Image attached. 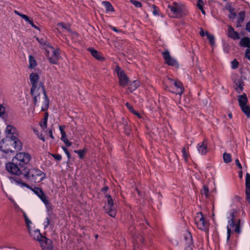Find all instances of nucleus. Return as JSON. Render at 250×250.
Instances as JSON below:
<instances>
[{
	"mask_svg": "<svg viewBox=\"0 0 250 250\" xmlns=\"http://www.w3.org/2000/svg\"><path fill=\"white\" fill-rule=\"evenodd\" d=\"M240 211L241 210L240 208H233L229 210L227 213V243H229L231 234H232L233 232L239 234L241 232V220L238 218Z\"/></svg>",
	"mask_w": 250,
	"mask_h": 250,
	"instance_id": "f257e3e1",
	"label": "nucleus"
},
{
	"mask_svg": "<svg viewBox=\"0 0 250 250\" xmlns=\"http://www.w3.org/2000/svg\"><path fill=\"white\" fill-rule=\"evenodd\" d=\"M167 13L173 18H180L188 13L187 6L181 2L171 1L167 5Z\"/></svg>",
	"mask_w": 250,
	"mask_h": 250,
	"instance_id": "f03ea898",
	"label": "nucleus"
},
{
	"mask_svg": "<svg viewBox=\"0 0 250 250\" xmlns=\"http://www.w3.org/2000/svg\"><path fill=\"white\" fill-rule=\"evenodd\" d=\"M6 138L5 139L10 140V144H12L13 147L17 150H21L22 147V144L18 138V133L16 129L12 125H8L5 130Z\"/></svg>",
	"mask_w": 250,
	"mask_h": 250,
	"instance_id": "7ed1b4c3",
	"label": "nucleus"
},
{
	"mask_svg": "<svg viewBox=\"0 0 250 250\" xmlns=\"http://www.w3.org/2000/svg\"><path fill=\"white\" fill-rule=\"evenodd\" d=\"M31 159V155L26 152H19L13 159V162L19 164L22 168L25 169V166L29 163Z\"/></svg>",
	"mask_w": 250,
	"mask_h": 250,
	"instance_id": "20e7f679",
	"label": "nucleus"
},
{
	"mask_svg": "<svg viewBox=\"0 0 250 250\" xmlns=\"http://www.w3.org/2000/svg\"><path fill=\"white\" fill-rule=\"evenodd\" d=\"M24 175L27 178L37 183L42 181L45 178V174L37 168H32L28 172L26 171Z\"/></svg>",
	"mask_w": 250,
	"mask_h": 250,
	"instance_id": "39448f33",
	"label": "nucleus"
},
{
	"mask_svg": "<svg viewBox=\"0 0 250 250\" xmlns=\"http://www.w3.org/2000/svg\"><path fill=\"white\" fill-rule=\"evenodd\" d=\"M44 45L46 46L45 47L46 56L49 62L53 64H57L60 57L59 50L45 43Z\"/></svg>",
	"mask_w": 250,
	"mask_h": 250,
	"instance_id": "423d86ee",
	"label": "nucleus"
},
{
	"mask_svg": "<svg viewBox=\"0 0 250 250\" xmlns=\"http://www.w3.org/2000/svg\"><path fill=\"white\" fill-rule=\"evenodd\" d=\"M44 93H46V92L43 83L32 86L31 88V94L33 97L35 104L40 101L41 94L44 95Z\"/></svg>",
	"mask_w": 250,
	"mask_h": 250,
	"instance_id": "0eeeda50",
	"label": "nucleus"
},
{
	"mask_svg": "<svg viewBox=\"0 0 250 250\" xmlns=\"http://www.w3.org/2000/svg\"><path fill=\"white\" fill-rule=\"evenodd\" d=\"M195 223L197 228L206 232L208 231V223L205 219L202 212H198L195 217Z\"/></svg>",
	"mask_w": 250,
	"mask_h": 250,
	"instance_id": "6e6552de",
	"label": "nucleus"
},
{
	"mask_svg": "<svg viewBox=\"0 0 250 250\" xmlns=\"http://www.w3.org/2000/svg\"><path fill=\"white\" fill-rule=\"evenodd\" d=\"M6 169L9 173L17 175H24L26 172V170H24V168L19 166V164H16L13 160L12 163L6 164Z\"/></svg>",
	"mask_w": 250,
	"mask_h": 250,
	"instance_id": "1a4fd4ad",
	"label": "nucleus"
},
{
	"mask_svg": "<svg viewBox=\"0 0 250 250\" xmlns=\"http://www.w3.org/2000/svg\"><path fill=\"white\" fill-rule=\"evenodd\" d=\"M106 197L107 203L104 206L105 210L111 217H115L117 210L116 207L114 206L113 201L110 195H106Z\"/></svg>",
	"mask_w": 250,
	"mask_h": 250,
	"instance_id": "9d476101",
	"label": "nucleus"
},
{
	"mask_svg": "<svg viewBox=\"0 0 250 250\" xmlns=\"http://www.w3.org/2000/svg\"><path fill=\"white\" fill-rule=\"evenodd\" d=\"M168 83L170 85H173L171 88L174 89L172 92L176 94L181 95L184 91L182 84L181 82L178 80H174L171 78H168Z\"/></svg>",
	"mask_w": 250,
	"mask_h": 250,
	"instance_id": "9b49d317",
	"label": "nucleus"
},
{
	"mask_svg": "<svg viewBox=\"0 0 250 250\" xmlns=\"http://www.w3.org/2000/svg\"><path fill=\"white\" fill-rule=\"evenodd\" d=\"M115 71L117 73L119 79V83L121 86H125L128 82V78L125 74V72L118 66H116Z\"/></svg>",
	"mask_w": 250,
	"mask_h": 250,
	"instance_id": "f8f14e48",
	"label": "nucleus"
},
{
	"mask_svg": "<svg viewBox=\"0 0 250 250\" xmlns=\"http://www.w3.org/2000/svg\"><path fill=\"white\" fill-rule=\"evenodd\" d=\"M10 140L4 139L0 142V149L2 151L5 153L14 152L10 147V146H13L12 144H10Z\"/></svg>",
	"mask_w": 250,
	"mask_h": 250,
	"instance_id": "ddd939ff",
	"label": "nucleus"
},
{
	"mask_svg": "<svg viewBox=\"0 0 250 250\" xmlns=\"http://www.w3.org/2000/svg\"><path fill=\"white\" fill-rule=\"evenodd\" d=\"M40 244L43 250H52L53 248V245L52 241L46 238L43 237L40 240Z\"/></svg>",
	"mask_w": 250,
	"mask_h": 250,
	"instance_id": "4468645a",
	"label": "nucleus"
},
{
	"mask_svg": "<svg viewBox=\"0 0 250 250\" xmlns=\"http://www.w3.org/2000/svg\"><path fill=\"white\" fill-rule=\"evenodd\" d=\"M163 55L166 62L167 64L172 66H176L177 65L176 61L173 58H171L168 51L163 52Z\"/></svg>",
	"mask_w": 250,
	"mask_h": 250,
	"instance_id": "2eb2a0df",
	"label": "nucleus"
},
{
	"mask_svg": "<svg viewBox=\"0 0 250 250\" xmlns=\"http://www.w3.org/2000/svg\"><path fill=\"white\" fill-rule=\"evenodd\" d=\"M30 83L32 86L43 84L40 80L39 76L36 73H32L29 76Z\"/></svg>",
	"mask_w": 250,
	"mask_h": 250,
	"instance_id": "dca6fc26",
	"label": "nucleus"
},
{
	"mask_svg": "<svg viewBox=\"0 0 250 250\" xmlns=\"http://www.w3.org/2000/svg\"><path fill=\"white\" fill-rule=\"evenodd\" d=\"M227 35L229 37L234 40L239 39L240 38L239 34L235 31L233 27L230 25H228Z\"/></svg>",
	"mask_w": 250,
	"mask_h": 250,
	"instance_id": "f3484780",
	"label": "nucleus"
},
{
	"mask_svg": "<svg viewBox=\"0 0 250 250\" xmlns=\"http://www.w3.org/2000/svg\"><path fill=\"white\" fill-rule=\"evenodd\" d=\"M198 152L201 155H205L208 152L207 144L205 141L199 143L197 145Z\"/></svg>",
	"mask_w": 250,
	"mask_h": 250,
	"instance_id": "a211bd4d",
	"label": "nucleus"
},
{
	"mask_svg": "<svg viewBox=\"0 0 250 250\" xmlns=\"http://www.w3.org/2000/svg\"><path fill=\"white\" fill-rule=\"evenodd\" d=\"M28 232L31 237H32L34 239L39 241V242H40V240L42 238H43V236L41 235L39 229L32 230L31 228H29Z\"/></svg>",
	"mask_w": 250,
	"mask_h": 250,
	"instance_id": "6ab92c4d",
	"label": "nucleus"
},
{
	"mask_svg": "<svg viewBox=\"0 0 250 250\" xmlns=\"http://www.w3.org/2000/svg\"><path fill=\"white\" fill-rule=\"evenodd\" d=\"M239 105L240 107L247 104L248 99L246 94H243L238 96Z\"/></svg>",
	"mask_w": 250,
	"mask_h": 250,
	"instance_id": "aec40b11",
	"label": "nucleus"
},
{
	"mask_svg": "<svg viewBox=\"0 0 250 250\" xmlns=\"http://www.w3.org/2000/svg\"><path fill=\"white\" fill-rule=\"evenodd\" d=\"M102 3L105 8L106 12L107 13L114 12L115 11L114 7L110 2L108 1H103Z\"/></svg>",
	"mask_w": 250,
	"mask_h": 250,
	"instance_id": "412c9836",
	"label": "nucleus"
},
{
	"mask_svg": "<svg viewBox=\"0 0 250 250\" xmlns=\"http://www.w3.org/2000/svg\"><path fill=\"white\" fill-rule=\"evenodd\" d=\"M245 17V12L241 11L239 14L237 19V27L241 26V24L244 20Z\"/></svg>",
	"mask_w": 250,
	"mask_h": 250,
	"instance_id": "4be33fe9",
	"label": "nucleus"
},
{
	"mask_svg": "<svg viewBox=\"0 0 250 250\" xmlns=\"http://www.w3.org/2000/svg\"><path fill=\"white\" fill-rule=\"evenodd\" d=\"M10 182L12 184H15L16 185H19L21 187H26L29 188V186L27 184L21 182V181L17 178L10 177Z\"/></svg>",
	"mask_w": 250,
	"mask_h": 250,
	"instance_id": "5701e85b",
	"label": "nucleus"
},
{
	"mask_svg": "<svg viewBox=\"0 0 250 250\" xmlns=\"http://www.w3.org/2000/svg\"><path fill=\"white\" fill-rule=\"evenodd\" d=\"M57 28L59 29L62 30V32L67 31L68 32H70V29L69 25L65 24L63 22L59 23L57 24Z\"/></svg>",
	"mask_w": 250,
	"mask_h": 250,
	"instance_id": "b1692460",
	"label": "nucleus"
},
{
	"mask_svg": "<svg viewBox=\"0 0 250 250\" xmlns=\"http://www.w3.org/2000/svg\"><path fill=\"white\" fill-rule=\"evenodd\" d=\"M240 44L242 46L250 47V39L249 38L245 37L242 39L240 42Z\"/></svg>",
	"mask_w": 250,
	"mask_h": 250,
	"instance_id": "393cba45",
	"label": "nucleus"
},
{
	"mask_svg": "<svg viewBox=\"0 0 250 250\" xmlns=\"http://www.w3.org/2000/svg\"><path fill=\"white\" fill-rule=\"evenodd\" d=\"M88 50L90 52L91 55L96 59L98 60L102 59V57H101L100 53L97 50L92 48H89Z\"/></svg>",
	"mask_w": 250,
	"mask_h": 250,
	"instance_id": "a878e982",
	"label": "nucleus"
},
{
	"mask_svg": "<svg viewBox=\"0 0 250 250\" xmlns=\"http://www.w3.org/2000/svg\"><path fill=\"white\" fill-rule=\"evenodd\" d=\"M182 152L183 154V157H184L186 162L188 161V158L189 157L188 153V147L185 146L182 148Z\"/></svg>",
	"mask_w": 250,
	"mask_h": 250,
	"instance_id": "bb28decb",
	"label": "nucleus"
},
{
	"mask_svg": "<svg viewBox=\"0 0 250 250\" xmlns=\"http://www.w3.org/2000/svg\"><path fill=\"white\" fill-rule=\"evenodd\" d=\"M140 84V83L138 81H134L129 84V89L131 91L135 90Z\"/></svg>",
	"mask_w": 250,
	"mask_h": 250,
	"instance_id": "cd10ccee",
	"label": "nucleus"
},
{
	"mask_svg": "<svg viewBox=\"0 0 250 250\" xmlns=\"http://www.w3.org/2000/svg\"><path fill=\"white\" fill-rule=\"evenodd\" d=\"M241 107L242 111L248 117L250 116V107L247 104L242 106Z\"/></svg>",
	"mask_w": 250,
	"mask_h": 250,
	"instance_id": "c85d7f7f",
	"label": "nucleus"
},
{
	"mask_svg": "<svg viewBox=\"0 0 250 250\" xmlns=\"http://www.w3.org/2000/svg\"><path fill=\"white\" fill-rule=\"evenodd\" d=\"M37 65L36 61L35 58L32 56L29 58V67L30 68H34Z\"/></svg>",
	"mask_w": 250,
	"mask_h": 250,
	"instance_id": "c756f323",
	"label": "nucleus"
},
{
	"mask_svg": "<svg viewBox=\"0 0 250 250\" xmlns=\"http://www.w3.org/2000/svg\"><path fill=\"white\" fill-rule=\"evenodd\" d=\"M126 107H127V108L128 109V110L131 112L133 114L137 116L139 118H141V115L138 113L137 111H136L134 108H133V107L128 103H126Z\"/></svg>",
	"mask_w": 250,
	"mask_h": 250,
	"instance_id": "7c9ffc66",
	"label": "nucleus"
},
{
	"mask_svg": "<svg viewBox=\"0 0 250 250\" xmlns=\"http://www.w3.org/2000/svg\"><path fill=\"white\" fill-rule=\"evenodd\" d=\"M201 193L203 196H205L206 198L209 196V190L207 186L204 185L203 188L201 190Z\"/></svg>",
	"mask_w": 250,
	"mask_h": 250,
	"instance_id": "2f4dec72",
	"label": "nucleus"
},
{
	"mask_svg": "<svg viewBox=\"0 0 250 250\" xmlns=\"http://www.w3.org/2000/svg\"><path fill=\"white\" fill-rule=\"evenodd\" d=\"M23 216L24 218V220H25L26 226L27 227L28 230H29V228H31V225L32 224V222L28 218V217L25 212H23Z\"/></svg>",
	"mask_w": 250,
	"mask_h": 250,
	"instance_id": "473e14b6",
	"label": "nucleus"
},
{
	"mask_svg": "<svg viewBox=\"0 0 250 250\" xmlns=\"http://www.w3.org/2000/svg\"><path fill=\"white\" fill-rule=\"evenodd\" d=\"M43 106L44 107H42V109L43 110H44L46 108L48 107V104H49V100L46 96V94L44 93V95H43Z\"/></svg>",
	"mask_w": 250,
	"mask_h": 250,
	"instance_id": "72a5a7b5",
	"label": "nucleus"
},
{
	"mask_svg": "<svg viewBox=\"0 0 250 250\" xmlns=\"http://www.w3.org/2000/svg\"><path fill=\"white\" fill-rule=\"evenodd\" d=\"M250 189V174L246 173V189Z\"/></svg>",
	"mask_w": 250,
	"mask_h": 250,
	"instance_id": "f704fd0d",
	"label": "nucleus"
},
{
	"mask_svg": "<svg viewBox=\"0 0 250 250\" xmlns=\"http://www.w3.org/2000/svg\"><path fill=\"white\" fill-rule=\"evenodd\" d=\"M223 159L225 163H228L231 161V156L229 154L224 153L223 154Z\"/></svg>",
	"mask_w": 250,
	"mask_h": 250,
	"instance_id": "c9c22d12",
	"label": "nucleus"
},
{
	"mask_svg": "<svg viewBox=\"0 0 250 250\" xmlns=\"http://www.w3.org/2000/svg\"><path fill=\"white\" fill-rule=\"evenodd\" d=\"M229 18L230 19H234L236 17V13L233 8L229 9Z\"/></svg>",
	"mask_w": 250,
	"mask_h": 250,
	"instance_id": "e433bc0d",
	"label": "nucleus"
},
{
	"mask_svg": "<svg viewBox=\"0 0 250 250\" xmlns=\"http://www.w3.org/2000/svg\"><path fill=\"white\" fill-rule=\"evenodd\" d=\"M85 152H86V150L85 149H82V150L80 149V150H74V152L76 153H77L79 155V157L81 159L83 158V156L85 153Z\"/></svg>",
	"mask_w": 250,
	"mask_h": 250,
	"instance_id": "4c0bfd02",
	"label": "nucleus"
},
{
	"mask_svg": "<svg viewBox=\"0 0 250 250\" xmlns=\"http://www.w3.org/2000/svg\"><path fill=\"white\" fill-rule=\"evenodd\" d=\"M47 116H45L43 121L40 123V126L42 129H44L47 127Z\"/></svg>",
	"mask_w": 250,
	"mask_h": 250,
	"instance_id": "58836bf2",
	"label": "nucleus"
},
{
	"mask_svg": "<svg viewBox=\"0 0 250 250\" xmlns=\"http://www.w3.org/2000/svg\"><path fill=\"white\" fill-rule=\"evenodd\" d=\"M39 198L41 199V200L43 202V203L45 205H49V203L47 200V198L44 193L39 197Z\"/></svg>",
	"mask_w": 250,
	"mask_h": 250,
	"instance_id": "ea45409f",
	"label": "nucleus"
},
{
	"mask_svg": "<svg viewBox=\"0 0 250 250\" xmlns=\"http://www.w3.org/2000/svg\"><path fill=\"white\" fill-rule=\"evenodd\" d=\"M237 87H236V90L238 93H241L243 88V83L241 82H239V84L237 83Z\"/></svg>",
	"mask_w": 250,
	"mask_h": 250,
	"instance_id": "a19ab883",
	"label": "nucleus"
},
{
	"mask_svg": "<svg viewBox=\"0 0 250 250\" xmlns=\"http://www.w3.org/2000/svg\"><path fill=\"white\" fill-rule=\"evenodd\" d=\"M33 191L39 197L43 193L42 190L38 188H35Z\"/></svg>",
	"mask_w": 250,
	"mask_h": 250,
	"instance_id": "79ce46f5",
	"label": "nucleus"
},
{
	"mask_svg": "<svg viewBox=\"0 0 250 250\" xmlns=\"http://www.w3.org/2000/svg\"><path fill=\"white\" fill-rule=\"evenodd\" d=\"M206 34H207V37H208V39L209 40L211 44L212 45H214L215 43V40H214V38L213 36H212L211 34H209L208 33H207Z\"/></svg>",
	"mask_w": 250,
	"mask_h": 250,
	"instance_id": "37998d69",
	"label": "nucleus"
},
{
	"mask_svg": "<svg viewBox=\"0 0 250 250\" xmlns=\"http://www.w3.org/2000/svg\"><path fill=\"white\" fill-rule=\"evenodd\" d=\"M231 64L232 69H236L238 67L239 63L236 60H234L232 61Z\"/></svg>",
	"mask_w": 250,
	"mask_h": 250,
	"instance_id": "c03bdc74",
	"label": "nucleus"
},
{
	"mask_svg": "<svg viewBox=\"0 0 250 250\" xmlns=\"http://www.w3.org/2000/svg\"><path fill=\"white\" fill-rule=\"evenodd\" d=\"M204 4V3L202 0H198L197 2V6L198 7V8L202 9L203 8V5Z\"/></svg>",
	"mask_w": 250,
	"mask_h": 250,
	"instance_id": "a18cd8bd",
	"label": "nucleus"
},
{
	"mask_svg": "<svg viewBox=\"0 0 250 250\" xmlns=\"http://www.w3.org/2000/svg\"><path fill=\"white\" fill-rule=\"evenodd\" d=\"M246 199L250 205V189H246Z\"/></svg>",
	"mask_w": 250,
	"mask_h": 250,
	"instance_id": "49530a36",
	"label": "nucleus"
},
{
	"mask_svg": "<svg viewBox=\"0 0 250 250\" xmlns=\"http://www.w3.org/2000/svg\"><path fill=\"white\" fill-rule=\"evenodd\" d=\"M131 2L133 4H134L136 7H140L142 6V3L138 1L131 0Z\"/></svg>",
	"mask_w": 250,
	"mask_h": 250,
	"instance_id": "de8ad7c7",
	"label": "nucleus"
},
{
	"mask_svg": "<svg viewBox=\"0 0 250 250\" xmlns=\"http://www.w3.org/2000/svg\"><path fill=\"white\" fill-rule=\"evenodd\" d=\"M153 14L155 16H157L159 15V9L157 7L154 5L153 6Z\"/></svg>",
	"mask_w": 250,
	"mask_h": 250,
	"instance_id": "09e8293b",
	"label": "nucleus"
},
{
	"mask_svg": "<svg viewBox=\"0 0 250 250\" xmlns=\"http://www.w3.org/2000/svg\"><path fill=\"white\" fill-rule=\"evenodd\" d=\"M245 57L250 61V47L246 49Z\"/></svg>",
	"mask_w": 250,
	"mask_h": 250,
	"instance_id": "8fccbe9b",
	"label": "nucleus"
},
{
	"mask_svg": "<svg viewBox=\"0 0 250 250\" xmlns=\"http://www.w3.org/2000/svg\"><path fill=\"white\" fill-rule=\"evenodd\" d=\"M52 157L58 161H60L62 159V156L59 154H52Z\"/></svg>",
	"mask_w": 250,
	"mask_h": 250,
	"instance_id": "3c124183",
	"label": "nucleus"
},
{
	"mask_svg": "<svg viewBox=\"0 0 250 250\" xmlns=\"http://www.w3.org/2000/svg\"><path fill=\"white\" fill-rule=\"evenodd\" d=\"M49 224V219L48 217L46 218L45 221L43 223L44 228L45 229Z\"/></svg>",
	"mask_w": 250,
	"mask_h": 250,
	"instance_id": "603ef678",
	"label": "nucleus"
},
{
	"mask_svg": "<svg viewBox=\"0 0 250 250\" xmlns=\"http://www.w3.org/2000/svg\"><path fill=\"white\" fill-rule=\"evenodd\" d=\"M21 18L23 19L28 23H29L30 22L32 21L27 16L25 15L21 16Z\"/></svg>",
	"mask_w": 250,
	"mask_h": 250,
	"instance_id": "864d4df0",
	"label": "nucleus"
},
{
	"mask_svg": "<svg viewBox=\"0 0 250 250\" xmlns=\"http://www.w3.org/2000/svg\"><path fill=\"white\" fill-rule=\"evenodd\" d=\"M62 148L64 152H65V153L66 154V155H67L68 159H70V154L68 152V150L65 147H62Z\"/></svg>",
	"mask_w": 250,
	"mask_h": 250,
	"instance_id": "5fc2aeb1",
	"label": "nucleus"
},
{
	"mask_svg": "<svg viewBox=\"0 0 250 250\" xmlns=\"http://www.w3.org/2000/svg\"><path fill=\"white\" fill-rule=\"evenodd\" d=\"M5 112V108L2 105L0 104V116L2 115Z\"/></svg>",
	"mask_w": 250,
	"mask_h": 250,
	"instance_id": "6e6d98bb",
	"label": "nucleus"
},
{
	"mask_svg": "<svg viewBox=\"0 0 250 250\" xmlns=\"http://www.w3.org/2000/svg\"><path fill=\"white\" fill-rule=\"evenodd\" d=\"M63 142L65 144V145L68 147L71 146L72 145V143L70 142L67 139L63 140Z\"/></svg>",
	"mask_w": 250,
	"mask_h": 250,
	"instance_id": "4d7b16f0",
	"label": "nucleus"
},
{
	"mask_svg": "<svg viewBox=\"0 0 250 250\" xmlns=\"http://www.w3.org/2000/svg\"><path fill=\"white\" fill-rule=\"evenodd\" d=\"M245 29L247 31L250 33V21L247 23Z\"/></svg>",
	"mask_w": 250,
	"mask_h": 250,
	"instance_id": "13d9d810",
	"label": "nucleus"
},
{
	"mask_svg": "<svg viewBox=\"0 0 250 250\" xmlns=\"http://www.w3.org/2000/svg\"><path fill=\"white\" fill-rule=\"evenodd\" d=\"M235 163H236V166L240 168V169H241L242 168V167L241 165V164L239 162V161L238 159H236L235 160Z\"/></svg>",
	"mask_w": 250,
	"mask_h": 250,
	"instance_id": "bf43d9fd",
	"label": "nucleus"
},
{
	"mask_svg": "<svg viewBox=\"0 0 250 250\" xmlns=\"http://www.w3.org/2000/svg\"><path fill=\"white\" fill-rule=\"evenodd\" d=\"M61 135H62L61 140L62 141L67 139L66 137V134L65 132H62V134H61Z\"/></svg>",
	"mask_w": 250,
	"mask_h": 250,
	"instance_id": "052dcab7",
	"label": "nucleus"
},
{
	"mask_svg": "<svg viewBox=\"0 0 250 250\" xmlns=\"http://www.w3.org/2000/svg\"><path fill=\"white\" fill-rule=\"evenodd\" d=\"M15 208L17 210V211L19 212V211H21V212H22L23 213V212H24L22 209H21L19 206L17 205H15Z\"/></svg>",
	"mask_w": 250,
	"mask_h": 250,
	"instance_id": "680f3d73",
	"label": "nucleus"
},
{
	"mask_svg": "<svg viewBox=\"0 0 250 250\" xmlns=\"http://www.w3.org/2000/svg\"><path fill=\"white\" fill-rule=\"evenodd\" d=\"M64 128H65V126L59 125V129L61 131V134H62V132H65V131H64Z\"/></svg>",
	"mask_w": 250,
	"mask_h": 250,
	"instance_id": "e2e57ef3",
	"label": "nucleus"
},
{
	"mask_svg": "<svg viewBox=\"0 0 250 250\" xmlns=\"http://www.w3.org/2000/svg\"><path fill=\"white\" fill-rule=\"evenodd\" d=\"M29 24H30L32 26V27H33V28H35V29H37L39 30V28H38V27H37L36 25H35L34 24V23H33V21H31L30 22Z\"/></svg>",
	"mask_w": 250,
	"mask_h": 250,
	"instance_id": "0e129e2a",
	"label": "nucleus"
},
{
	"mask_svg": "<svg viewBox=\"0 0 250 250\" xmlns=\"http://www.w3.org/2000/svg\"><path fill=\"white\" fill-rule=\"evenodd\" d=\"M29 24H30L32 26V27H33V28H35V29H37L39 30V28H38V27H37L36 25H35L34 24V23H33V21H31L30 22Z\"/></svg>",
	"mask_w": 250,
	"mask_h": 250,
	"instance_id": "69168bd1",
	"label": "nucleus"
},
{
	"mask_svg": "<svg viewBox=\"0 0 250 250\" xmlns=\"http://www.w3.org/2000/svg\"><path fill=\"white\" fill-rule=\"evenodd\" d=\"M29 24H30L32 26V27H33V28H35V29H37L39 30V28H38V27H37L36 25H35L34 24V23H33V21H31L30 22Z\"/></svg>",
	"mask_w": 250,
	"mask_h": 250,
	"instance_id": "338daca9",
	"label": "nucleus"
},
{
	"mask_svg": "<svg viewBox=\"0 0 250 250\" xmlns=\"http://www.w3.org/2000/svg\"><path fill=\"white\" fill-rule=\"evenodd\" d=\"M38 136L40 139L42 140L43 142L45 141V138L42 134H39V135H38Z\"/></svg>",
	"mask_w": 250,
	"mask_h": 250,
	"instance_id": "774afa93",
	"label": "nucleus"
}]
</instances>
